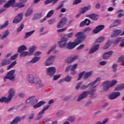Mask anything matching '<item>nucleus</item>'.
Listing matches in <instances>:
<instances>
[{
  "instance_id": "1",
  "label": "nucleus",
  "mask_w": 124,
  "mask_h": 124,
  "mask_svg": "<svg viewBox=\"0 0 124 124\" xmlns=\"http://www.w3.org/2000/svg\"><path fill=\"white\" fill-rule=\"evenodd\" d=\"M27 81L30 84L32 85H35L37 89H40V88H43V83H42V81L39 78L34 77V76L32 74H29L28 75Z\"/></svg>"
},
{
  "instance_id": "2",
  "label": "nucleus",
  "mask_w": 124,
  "mask_h": 124,
  "mask_svg": "<svg viewBox=\"0 0 124 124\" xmlns=\"http://www.w3.org/2000/svg\"><path fill=\"white\" fill-rule=\"evenodd\" d=\"M15 96V90L14 89L11 88L9 90L8 92V97L6 98L5 97H3L1 98H0V102L1 103H9L10 101H11V99L13 96Z\"/></svg>"
},
{
  "instance_id": "3",
  "label": "nucleus",
  "mask_w": 124,
  "mask_h": 124,
  "mask_svg": "<svg viewBox=\"0 0 124 124\" xmlns=\"http://www.w3.org/2000/svg\"><path fill=\"white\" fill-rule=\"evenodd\" d=\"M93 87V86L90 88L91 91L84 92L78 96V101H80L82 100V99H84V98L87 97L88 94H90L91 95H93V93L96 90V87H97V85H95L93 87Z\"/></svg>"
},
{
  "instance_id": "4",
  "label": "nucleus",
  "mask_w": 124,
  "mask_h": 124,
  "mask_svg": "<svg viewBox=\"0 0 124 124\" xmlns=\"http://www.w3.org/2000/svg\"><path fill=\"white\" fill-rule=\"evenodd\" d=\"M118 83V81L116 80H113L111 81H107L104 82L102 84V87L103 91H107L110 88L114 87L116 84Z\"/></svg>"
},
{
  "instance_id": "5",
  "label": "nucleus",
  "mask_w": 124,
  "mask_h": 124,
  "mask_svg": "<svg viewBox=\"0 0 124 124\" xmlns=\"http://www.w3.org/2000/svg\"><path fill=\"white\" fill-rule=\"evenodd\" d=\"M81 42V40L78 39H75L74 42L69 41L67 43L66 48L68 49V50H72V49H74L77 45H79Z\"/></svg>"
},
{
  "instance_id": "6",
  "label": "nucleus",
  "mask_w": 124,
  "mask_h": 124,
  "mask_svg": "<svg viewBox=\"0 0 124 124\" xmlns=\"http://www.w3.org/2000/svg\"><path fill=\"white\" fill-rule=\"evenodd\" d=\"M15 1H16L15 0H9L8 1L4 4V8L0 9V13H2L3 11H5L7 8H9L11 6H12L13 7H16V6H15Z\"/></svg>"
},
{
  "instance_id": "7",
  "label": "nucleus",
  "mask_w": 124,
  "mask_h": 124,
  "mask_svg": "<svg viewBox=\"0 0 124 124\" xmlns=\"http://www.w3.org/2000/svg\"><path fill=\"white\" fill-rule=\"evenodd\" d=\"M14 73H15V70H12L8 72L6 76L4 77V82H6V79H9L11 81H14L15 79V75H14Z\"/></svg>"
},
{
  "instance_id": "8",
  "label": "nucleus",
  "mask_w": 124,
  "mask_h": 124,
  "mask_svg": "<svg viewBox=\"0 0 124 124\" xmlns=\"http://www.w3.org/2000/svg\"><path fill=\"white\" fill-rule=\"evenodd\" d=\"M101 81V78H97L94 81L89 83L88 85L83 84L80 87V90H86V89H88V87L90 86H94L97 82H99Z\"/></svg>"
},
{
  "instance_id": "9",
  "label": "nucleus",
  "mask_w": 124,
  "mask_h": 124,
  "mask_svg": "<svg viewBox=\"0 0 124 124\" xmlns=\"http://www.w3.org/2000/svg\"><path fill=\"white\" fill-rule=\"evenodd\" d=\"M68 38L62 37L60 41L58 42V45L60 48H66Z\"/></svg>"
},
{
  "instance_id": "10",
  "label": "nucleus",
  "mask_w": 124,
  "mask_h": 124,
  "mask_svg": "<svg viewBox=\"0 0 124 124\" xmlns=\"http://www.w3.org/2000/svg\"><path fill=\"white\" fill-rule=\"evenodd\" d=\"M121 95V93L119 92H114L110 93H109L108 96V99L110 100H114V99H116V98H118L119 96Z\"/></svg>"
},
{
  "instance_id": "11",
  "label": "nucleus",
  "mask_w": 124,
  "mask_h": 124,
  "mask_svg": "<svg viewBox=\"0 0 124 124\" xmlns=\"http://www.w3.org/2000/svg\"><path fill=\"white\" fill-rule=\"evenodd\" d=\"M56 56L55 55L50 56L45 61V65H46V66H49V65L53 64V62H54Z\"/></svg>"
},
{
  "instance_id": "12",
  "label": "nucleus",
  "mask_w": 124,
  "mask_h": 124,
  "mask_svg": "<svg viewBox=\"0 0 124 124\" xmlns=\"http://www.w3.org/2000/svg\"><path fill=\"white\" fill-rule=\"evenodd\" d=\"M56 67H49L46 68V74L48 75V76H54V74H56Z\"/></svg>"
},
{
  "instance_id": "13",
  "label": "nucleus",
  "mask_w": 124,
  "mask_h": 124,
  "mask_svg": "<svg viewBox=\"0 0 124 124\" xmlns=\"http://www.w3.org/2000/svg\"><path fill=\"white\" fill-rule=\"evenodd\" d=\"M24 15V14L22 13H21L19 14H18L14 18L13 20V23L14 24H18V23H20L21 21L23 19V16Z\"/></svg>"
},
{
  "instance_id": "14",
  "label": "nucleus",
  "mask_w": 124,
  "mask_h": 124,
  "mask_svg": "<svg viewBox=\"0 0 124 124\" xmlns=\"http://www.w3.org/2000/svg\"><path fill=\"white\" fill-rule=\"evenodd\" d=\"M104 28H105V26L103 25H99L95 29L93 30V33H98L99 31H101L104 30Z\"/></svg>"
},
{
  "instance_id": "15",
  "label": "nucleus",
  "mask_w": 124,
  "mask_h": 124,
  "mask_svg": "<svg viewBox=\"0 0 124 124\" xmlns=\"http://www.w3.org/2000/svg\"><path fill=\"white\" fill-rule=\"evenodd\" d=\"M99 48V44H94L92 48L89 51V54H93V53H94V52H96L97 50Z\"/></svg>"
},
{
  "instance_id": "16",
  "label": "nucleus",
  "mask_w": 124,
  "mask_h": 124,
  "mask_svg": "<svg viewBox=\"0 0 124 124\" xmlns=\"http://www.w3.org/2000/svg\"><path fill=\"white\" fill-rule=\"evenodd\" d=\"M75 36L77 37V39L78 40H80V39H86V35L84 34V33L82 32H78L76 35Z\"/></svg>"
},
{
  "instance_id": "17",
  "label": "nucleus",
  "mask_w": 124,
  "mask_h": 124,
  "mask_svg": "<svg viewBox=\"0 0 124 124\" xmlns=\"http://www.w3.org/2000/svg\"><path fill=\"white\" fill-rule=\"evenodd\" d=\"M112 54L113 51L112 50L106 52L103 55V59H104V60H107V59H109V58L112 56Z\"/></svg>"
},
{
  "instance_id": "18",
  "label": "nucleus",
  "mask_w": 124,
  "mask_h": 124,
  "mask_svg": "<svg viewBox=\"0 0 124 124\" xmlns=\"http://www.w3.org/2000/svg\"><path fill=\"white\" fill-rule=\"evenodd\" d=\"M122 33V30H115L112 31L111 34V37H116L119 34Z\"/></svg>"
},
{
  "instance_id": "19",
  "label": "nucleus",
  "mask_w": 124,
  "mask_h": 124,
  "mask_svg": "<svg viewBox=\"0 0 124 124\" xmlns=\"http://www.w3.org/2000/svg\"><path fill=\"white\" fill-rule=\"evenodd\" d=\"M33 12V8L30 7L27 9L26 12L25 14V16L26 17H29V16H31V15L32 14Z\"/></svg>"
},
{
  "instance_id": "20",
  "label": "nucleus",
  "mask_w": 124,
  "mask_h": 124,
  "mask_svg": "<svg viewBox=\"0 0 124 124\" xmlns=\"http://www.w3.org/2000/svg\"><path fill=\"white\" fill-rule=\"evenodd\" d=\"M91 8H92L91 5H88L87 6H85V7L81 8L80 12L81 14H84L87 11H88V10H90Z\"/></svg>"
},
{
  "instance_id": "21",
  "label": "nucleus",
  "mask_w": 124,
  "mask_h": 124,
  "mask_svg": "<svg viewBox=\"0 0 124 124\" xmlns=\"http://www.w3.org/2000/svg\"><path fill=\"white\" fill-rule=\"evenodd\" d=\"M46 103V102H44V101H41L36 105H33V108H34V109L39 108V107H41L42 105H44Z\"/></svg>"
},
{
  "instance_id": "22",
  "label": "nucleus",
  "mask_w": 124,
  "mask_h": 124,
  "mask_svg": "<svg viewBox=\"0 0 124 124\" xmlns=\"http://www.w3.org/2000/svg\"><path fill=\"white\" fill-rule=\"evenodd\" d=\"M37 47L36 46H33L29 48V55L30 56H32V55H33V52L35 51L37 49Z\"/></svg>"
},
{
  "instance_id": "23",
  "label": "nucleus",
  "mask_w": 124,
  "mask_h": 124,
  "mask_svg": "<svg viewBox=\"0 0 124 124\" xmlns=\"http://www.w3.org/2000/svg\"><path fill=\"white\" fill-rule=\"evenodd\" d=\"M78 59V56L75 55L72 58H68L67 60V62L68 63H71V62H73L75 61H76Z\"/></svg>"
},
{
  "instance_id": "24",
  "label": "nucleus",
  "mask_w": 124,
  "mask_h": 124,
  "mask_svg": "<svg viewBox=\"0 0 124 124\" xmlns=\"http://www.w3.org/2000/svg\"><path fill=\"white\" fill-rule=\"evenodd\" d=\"M11 63V61L9 60L3 59L1 62V65L2 66H4V65H8V64H10Z\"/></svg>"
},
{
  "instance_id": "25",
  "label": "nucleus",
  "mask_w": 124,
  "mask_h": 124,
  "mask_svg": "<svg viewBox=\"0 0 124 124\" xmlns=\"http://www.w3.org/2000/svg\"><path fill=\"white\" fill-rule=\"evenodd\" d=\"M43 16L42 15V13H40L36 14L35 15H34L32 19L33 20H38L40 19V18H42Z\"/></svg>"
},
{
  "instance_id": "26",
  "label": "nucleus",
  "mask_w": 124,
  "mask_h": 124,
  "mask_svg": "<svg viewBox=\"0 0 124 124\" xmlns=\"http://www.w3.org/2000/svg\"><path fill=\"white\" fill-rule=\"evenodd\" d=\"M39 60H40V57H35L30 61L28 62V63H35V62H38Z\"/></svg>"
},
{
  "instance_id": "27",
  "label": "nucleus",
  "mask_w": 124,
  "mask_h": 124,
  "mask_svg": "<svg viewBox=\"0 0 124 124\" xmlns=\"http://www.w3.org/2000/svg\"><path fill=\"white\" fill-rule=\"evenodd\" d=\"M26 50H27V46L25 45H21L18 47L17 52L18 53H22L23 51H26Z\"/></svg>"
},
{
  "instance_id": "28",
  "label": "nucleus",
  "mask_w": 124,
  "mask_h": 124,
  "mask_svg": "<svg viewBox=\"0 0 124 124\" xmlns=\"http://www.w3.org/2000/svg\"><path fill=\"white\" fill-rule=\"evenodd\" d=\"M21 118L20 117H16L12 122L11 124H18L21 121Z\"/></svg>"
},
{
  "instance_id": "29",
  "label": "nucleus",
  "mask_w": 124,
  "mask_h": 124,
  "mask_svg": "<svg viewBox=\"0 0 124 124\" xmlns=\"http://www.w3.org/2000/svg\"><path fill=\"white\" fill-rule=\"evenodd\" d=\"M93 71H90V72L86 73L84 74L83 79H84V80H86V79H88V78H89V77H91V76H92V75L93 74Z\"/></svg>"
},
{
  "instance_id": "30",
  "label": "nucleus",
  "mask_w": 124,
  "mask_h": 124,
  "mask_svg": "<svg viewBox=\"0 0 124 124\" xmlns=\"http://www.w3.org/2000/svg\"><path fill=\"white\" fill-rule=\"evenodd\" d=\"M124 89V84H120L115 88V91H122Z\"/></svg>"
},
{
  "instance_id": "31",
  "label": "nucleus",
  "mask_w": 124,
  "mask_h": 124,
  "mask_svg": "<svg viewBox=\"0 0 124 124\" xmlns=\"http://www.w3.org/2000/svg\"><path fill=\"white\" fill-rule=\"evenodd\" d=\"M17 63V61H15L14 62H13L11 64H10L9 66H8L7 67V70H9L10 69H11V68H12V67H13V66H15V65Z\"/></svg>"
},
{
  "instance_id": "32",
  "label": "nucleus",
  "mask_w": 124,
  "mask_h": 124,
  "mask_svg": "<svg viewBox=\"0 0 124 124\" xmlns=\"http://www.w3.org/2000/svg\"><path fill=\"white\" fill-rule=\"evenodd\" d=\"M63 80L64 81H65V82H71V80H72V77L68 75L64 78Z\"/></svg>"
},
{
  "instance_id": "33",
  "label": "nucleus",
  "mask_w": 124,
  "mask_h": 124,
  "mask_svg": "<svg viewBox=\"0 0 124 124\" xmlns=\"http://www.w3.org/2000/svg\"><path fill=\"white\" fill-rule=\"evenodd\" d=\"M34 31H35L33 30L31 31L26 32L25 36L24 37V38H25V39L29 38V36H31V35H32V34H33V32H34Z\"/></svg>"
},
{
  "instance_id": "34",
  "label": "nucleus",
  "mask_w": 124,
  "mask_h": 124,
  "mask_svg": "<svg viewBox=\"0 0 124 124\" xmlns=\"http://www.w3.org/2000/svg\"><path fill=\"white\" fill-rule=\"evenodd\" d=\"M111 44H112V42L111 41H108L104 46L103 49L104 50H106V49H108V48L111 46Z\"/></svg>"
},
{
  "instance_id": "35",
  "label": "nucleus",
  "mask_w": 124,
  "mask_h": 124,
  "mask_svg": "<svg viewBox=\"0 0 124 124\" xmlns=\"http://www.w3.org/2000/svg\"><path fill=\"white\" fill-rule=\"evenodd\" d=\"M90 19H92V20L94 21H96L97 19H98V16L97 15L95 14H92L89 16Z\"/></svg>"
},
{
  "instance_id": "36",
  "label": "nucleus",
  "mask_w": 124,
  "mask_h": 124,
  "mask_svg": "<svg viewBox=\"0 0 124 124\" xmlns=\"http://www.w3.org/2000/svg\"><path fill=\"white\" fill-rule=\"evenodd\" d=\"M8 35H9V31L7 30L6 31L3 32V36H1V39H4L5 38H6Z\"/></svg>"
},
{
  "instance_id": "37",
  "label": "nucleus",
  "mask_w": 124,
  "mask_h": 124,
  "mask_svg": "<svg viewBox=\"0 0 124 124\" xmlns=\"http://www.w3.org/2000/svg\"><path fill=\"white\" fill-rule=\"evenodd\" d=\"M56 48H57V45L56 44H54L52 46H51V48L47 51V55H49V54H50L52 51L55 50Z\"/></svg>"
},
{
  "instance_id": "38",
  "label": "nucleus",
  "mask_w": 124,
  "mask_h": 124,
  "mask_svg": "<svg viewBox=\"0 0 124 124\" xmlns=\"http://www.w3.org/2000/svg\"><path fill=\"white\" fill-rule=\"evenodd\" d=\"M7 26H8V21L7 20L3 24L0 25V30L5 29Z\"/></svg>"
},
{
  "instance_id": "39",
  "label": "nucleus",
  "mask_w": 124,
  "mask_h": 124,
  "mask_svg": "<svg viewBox=\"0 0 124 124\" xmlns=\"http://www.w3.org/2000/svg\"><path fill=\"white\" fill-rule=\"evenodd\" d=\"M118 62H121V65L124 66V56H121L118 59Z\"/></svg>"
},
{
  "instance_id": "40",
  "label": "nucleus",
  "mask_w": 124,
  "mask_h": 124,
  "mask_svg": "<svg viewBox=\"0 0 124 124\" xmlns=\"http://www.w3.org/2000/svg\"><path fill=\"white\" fill-rule=\"evenodd\" d=\"M26 56H31L29 51H24L20 53V57H26Z\"/></svg>"
},
{
  "instance_id": "41",
  "label": "nucleus",
  "mask_w": 124,
  "mask_h": 124,
  "mask_svg": "<svg viewBox=\"0 0 124 124\" xmlns=\"http://www.w3.org/2000/svg\"><path fill=\"white\" fill-rule=\"evenodd\" d=\"M43 114H44V113H43L41 111H40L39 113L38 114L37 117L36 118V120L37 121H38V120H40V119L42 118Z\"/></svg>"
},
{
  "instance_id": "42",
  "label": "nucleus",
  "mask_w": 124,
  "mask_h": 124,
  "mask_svg": "<svg viewBox=\"0 0 124 124\" xmlns=\"http://www.w3.org/2000/svg\"><path fill=\"white\" fill-rule=\"evenodd\" d=\"M54 12H55V11L54 10H50L49 12H48V13L46 15V17L50 18V17H51V16H52L53 14H54Z\"/></svg>"
},
{
  "instance_id": "43",
  "label": "nucleus",
  "mask_w": 124,
  "mask_h": 124,
  "mask_svg": "<svg viewBox=\"0 0 124 124\" xmlns=\"http://www.w3.org/2000/svg\"><path fill=\"white\" fill-rule=\"evenodd\" d=\"M104 39H105V38H104V37H100L96 40L95 42H96L97 43H100V42H102V41H104Z\"/></svg>"
},
{
  "instance_id": "44",
  "label": "nucleus",
  "mask_w": 124,
  "mask_h": 124,
  "mask_svg": "<svg viewBox=\"0 0 124 124\" xmlns=\"http://www.w3.org/2000/svg\"><path fill=\"white\" fill-rule=\"evenodd\" d=\"M74 35V33L73 32H71L67 34H65L64 36L67 37V38H72V37Z\"/></svg>"
},
{
  "instance_id": "45",
  "label": "nucleus",
  "mask_w": 124,
  "mask_h": 124,
  "mask_svg": "<svg viewBox=\"0 0 124 124\" xmlns=\"http://www.w3.org/2000/svg\"><path fill=\"white\" fill-rule=\"evenodd\" d=\"M60 22H61L62 23V24L65 26V24H66V22H67V18H66V17H62L61 19H60Z\"/></svg>"
},
{
  "instance_id": "46",
  "label": "nucleus",
  "mask_w": 124,
  "mask_h": 124,
  "mask_svg": "<svg viewBox=\"0 0 124 124\" xmlns=\"http://www.w3.org/2000/svg\"><path fill=\"white\" fill-rule=\"evenodd\" d=\"M121 38L119 37L117 38L115 40H113L111 42L113 44L117 45L118 43H119V42H120V41H121Z\"/></svg>"
},
{
  "instance_id": "47",
  "label": "nucleus",
  "mask_w": 124,
  "mask_h": 124,
  "mask_svg": "<svg viewBox=\"0 0 124 124\" xmlns=\"http://www.w3.org/2000/svg\"><path fill=\"white\" fill-rule=\"evenodd\" d=\"M18 56H19V54L16 53V54H15L11 57L10 60L11 61H14V60H16V59H17V58H18Z\"/></svg>"
},
{
  "instance_id": "48",
  "label": "nucleus",
  "mask_w": 124,
  "mask_h": 124,
  "mask_svg": "<svg viewBox=\"0 0 124 124\" xmlns=\"http://www.w3.org/2000/svg\"><path fill=\"white\" fill-rule=\"evenodd\" d=\"M50 106H51L50 105H46V106L44 107L43 109L41 110V111L43 112L44 114L45 111H47V109H49Z\"/></svg>"
},
{
  "instance_id": "49",
  "label": "nucleus",
  "mask_w": 124,
  "mask_h": 124,
  "mask_svg": "<svg viewBox=\"0 0 124 124\" xmlns=\"http://www.w3.org/2000/svg\"><path fill=\"white\" fill-rule=\"evenodd\" d=\"M16 6L18 7V8H22V7L25 6V4L20 2L16 4Z\"/></svg>"
},
{
  "instance_id": "50",
  "label": "nucleus",
  "mask_w": 124,
  "mask_h": 124,
  "mask_svg": "<svg viewBox=\"0 0 124 124\" xmlns=\"http://www.w3.org/2000/svg\"><path fill=\"white\" fill-rule=\"evenodd\" d=\"M24 25L22 24L20 25V26L17 28V32H20V31H22V30L24 29Z\"/></svg>"
},
{
  "instance_id": "51",
  "label": "nucleus",
  "mask_w": 124,
  "mask_h": 124,
  "mask_svg": "<svg viewBox=\"0 0 124 124\" xmlns=\"http://www.w3.org/2000/svg\"><path fill=\"white\" fill-rule=\"evenodd\" d=\"M63 27H64V25L63 24V23H62L61 21H59L57 26V28L61 29L62 28H63Z\"/></svg>"
},
{
  "instance_id": "52",
  "label": "nucleus",
  "mask_w": 124,
  "mask_h": 124,
  "mask_svg": "<svg viewBox=\"0 0 124 124\" xmlns=\"http://www.w3.org/2000/svg\"><path fill=\"white\" fill-rule=\"evenodd\" d=\"M35 98V96H32L28 99H27L26 100V103L27 104H29V103H31V101L32 100V99H33V98Z\"/></svg>"
},
{
  "instance_id": "53",
  "label": "nucleus",
  "mask_w": 124,
  "mask_h": 124,
  "mask_svg": "<svg viewBox=\"0 0 124 124\" xmlns=\"http://www.w3.org/2000/svg\"><path fill=\"white\" fill-rule=\"evenodd\" d=\"M85 73H86V72L83 71L79 74V75L78 76V81H79V80H81L82 77H83V75H84V74H85Z\"/></svg>"
},
{
  "instance_id": "54",
  "label": "nucleus",
  "mask_w": 124,
  "mask_h": 124,
  "mask_svg": "<svg viewBox=\"0 0 124 124\" xmlns=\"http://www.w3.org/2000/svg\"><path fill=\"white\" fill-rule=\"evenodd\" d=\"M68 121H69L70 122H71L73 123V122H74L75 121V116H70L68 118Z\"/></svg>"
},
{
  "instance_id": "55",
  "label": "nucleus",
  "mask_w": 124,
  "mask_h": 124,
  "mask_svg": "<svg viewBox=\"0 0 124 124\" xmlns=\"http://www.w3.org/2000/svg\"><path fill=\"white\" fill-rule=\"evenodd\" d=\"M117 67H118L117 64H113L112 65L113 72H116L117 71Z\"/></svg>"
},
{
  "instance_id": "56",
  "label": "nucleus",
  "mask_w": 124,
  "mask_h": 124,
  "mask_svg": "<svg viewBox=\"0 0 124 124\" xmlns=\"http://www.w3.org/2000/svg\"><path fill=\"white\" fill-rule=\"evenodd\" d=\"M64 114V112L62 110H59L57 113H56V116H62Z\"/></svg>"
},
{
  "instance_id": "57",
  "label": "nucleus",
  "mask_w": 124,
  "mask_h": 124,
  "mask_svg": "<svg viewBox=\"0 0 124 124\" xmlns=\"http://www.w3.org/2000/svg\"><path fill=\"white\" fill-rule=\"evenodd\" d=\"M67 30V27L64 28L63 29H59L57 30V32H63V31Z\"/></svg>"
},
{
  "instance_id": "58",
  "label": "nucleus",
  "mask_w": 124,
  "mask_h": 124,
  "mask_svg": "<svg viewBox=\"0 0 124 124\" xmlns=\"http://www.w3.org/2000/svg\"><path fill=\"white\" fill-rule=\"evenodd\" d=\"M114 23L115 27H117V26H119V25L121 24V21L120 20H116L114 21Z\"/></svg>"
},
{
  "instance_id": "59",
  "label": "nucleus",
  "mask_w": 124,
  "mask_h": 124,
  "mask_svg": "<svg viewBox=\"0 0 124 124\" xmlns=\"http://www.w3.org/2000/svg\"><path fill=\"white\" fill-rule=\"evenodd\" d=\"M71 66H72V67L71 68V70H75V69H76V68H77V66H78V64L75 63V64Z\"/></svg>"
},
{
  "instance_id": "60",
  "label": "nucleus",
  "mask_w": 124,
  "mask_h": 124,
  "mask_svg": "<svg viewBox=\"0 0 124 124\" xmlns=\"http://www.w3.org/2000/svg\"><path fill=\"white\" fill-rule=\"evenodd\" d=\"M55 22H56V18H53L52 19L49 20L48 21V24H49V25H52V24H54Z\"/></svg>"
},
{
  "instance_id": "61",
  "label": "nucleus",
  "mask_w": 124,
  "mask_h": 124,
  "mask_svg": "<svg viewBox=\"0 0 124 124\" xmlns=\"http://www.w3.org/2000/svg\"><path fill=\"white\" fill-rule=\"evenodd\" d=\"M82 84H83V82H79L78 83H77V85L76 86V90H78L79 88H80Z\"/></svg>"
},
{
  "instance_id": "62",
  "label": "nucleus",
  "mask_w": 124,
  "mask_h": 124,
  "mask_svg": "<svg viewBox=\"0 0 124 124\" xmlns=\"http://www.w3.org/2000/svg\"><path fill=\"white\" fill-rule=\"evenodd\" d=\"M82 84H83V82H79L78 83H77V85L76 86V90H78L79 88H80Z\"/></svg>"
},
{
  "instance_id": "63",
  "label": "nucleus",
  "mask_w": 124,
  "mask_h": 124,
  "mask_svg": "<svg viewBox=\"0 0 124 124\" xmlns=\"http://www.w3.org/2000/svg\"><path fill=\"white\" fill-rule=\"evenodd\" d=\"M36 103H37V99H35V97L31 101V104L34 105V104H36Z\"/></svg>"
},
{
  "instance_id": "64",
  "label": "nucleus",
  "mask_w": 124,
  "mask_h": 124,
  "mask_svg": "<svg viewBox=\"0 0 124 124\" xmlns=\"http://www.w3.org/2000/svg\"><path fill=\"white\" fill-rule=\"evenodd\" d=\"M85 25L86 26H89L90 25V23L91 22V21H90V19H85Z\"/></svg>"
}]
</instances>
